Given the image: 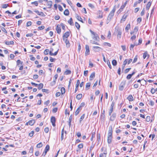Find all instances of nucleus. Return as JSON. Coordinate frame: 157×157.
<instances>
[{
  "label": "nucleus",
  "mask_w": 157,
  "mask_h": 157,
  "mask_svg": "<svg viewBox=\"0 0 157 157\" xmlns=\"http://www.w3.org/2000/svg\"><path fill=\"white\" fill-rule=\"evenodd\" d=\"M112 138V126H109L108 130V135L107 142L109 144L111 143Z\"/></svg>",
  "instance_id": "obj_1"
},
{
  "label": "nucleus",
  "mask_w": 157,
  "mask_h": 157,
  "mask_svg": "<svg viewBox=\"0 0 157 157\" xmlns=\"http://www.w3.org/2000/svg\"><path fill=\"white\" fill-rule=\"evenodd\" d=\"M126 84V81H123L120 84L119 87V89L121 91H122L125 86Z\"/></svg>",
  "instance_id": "obj_2"
},
{
  "label": "nucleus",
  "mask_w": 157,
  "mask_h": 157,
  "mask_svg": "<svg viewBox=\"0 0 157 157\" xmlns=\"http://www.w3.org/2000/svg\"><path fill=\"white\" fill-rule=\"evenodd\" d=\"M115 9H113L111 11V12L110 13L108 17V19H111L112 18L113 16L114 15V13L115 12Z\"/></svg>",
  "instance_id": "obj_3"
},
{
  "label": "nucleus",
  "mask_w": 157,
  "mask_h": 157,
  "mask_svg": "<svg viewBox=\"0 0 157 157\" xmlns=\"http://www.w3.org/2000/svg\"><path fill=\"white\" fill-rule=\"evenodd\" d=\"M51 122L53 126L55 127L56 126V118L55 117L52 116L51 117Z\"/></svg>",
  "instance_id": "obj_4"
},
{
  "label": "nucleus",
  "mask_w": 157,
  "mask_h": 157,
  "mask_svg": "<svg viewBox=\"0 0 157 157\" xmlns=\"http://www.w3.org/2000/svg\"><path fill=\"white\" fill-rule=\"evenodd\" d=\"M85 48H86V52L85 53V54L86 56H87L89 55L90 54V49H89V47L87 45H85Z\"/></svg>",
  "instance_id": "obj_5"
},
{
  "label": "nucleus",
  "mask_w": 157,
  "mask_h": 157,
  "mask_svg": "<svg viewBox=\"0 0 157 157\" xmlns=\"http://www.w3.org/2000/svg\"><path fill=\"white\" fill-rule=\"evenodd\" d=\"M69 35L70 33L69 32H65L63 36V40L64 39H67V38Z\"/></svg>",
  "instance_id": "obj_6"
},
{
  "label": "nucleus",
  "mask_w": 157,
  "mask_h": 157,
  "mask_svg": "<svg viewBox=\"0 0 157 157\" xmlns=\"http://www.w3.org/2000/svg\"><path fill=\"white\" fill-rule=\"evenodd\" d=\"M93 49L95 52H98L100 51L101 48L98 46H93Z\"/></svg>",
  "instance_id": "obj_7"
},
{
  "label": "nucleus",
  "mask_w": 157,
  "mask_h": 157,
  "mask_svg": "<svg viewBox=\"0 0 157 157\" xmlns=\"http://www.w3.org/2000/svg\"><path fill=\"white\" fill-rule=\"evenodd\" d=\"M116 117V113H113L110 117V120L111 121H113Z\"/></svg>",
  "instance_id": "obj_8"
},
{
  "label": "nucleus",
  "mask_w": 157,
  "mask_h": 157,
  "mask_svg": "<svg viewBox=\"0 0 157 157\" xmlns=\"http://www.w3.org/2000/svg\"><path fill=\"white\" fill-rule=\"evenodd\" d=\"M63 40L65 42L66 47H69L70 46V44L69 41L67 40V39H63Z\"/></svg>",
  "instance_id": "obj_9"
},
{
  "label": "nucleus",
  "mask_w": 157,
  "mask_h": 157,
  "mask_svg": "<svg viewBox=\"0 0 157 157\" xmlns=\"http://www.w3.org/2000/svg\"><path fill=\"white\" fill-rule=\"evenodd\" d=\"M117 37L118 39H120L121 38L122 32L120 30H117Z\"/></svg>",
  "instance_id": "obj_10"
},
{
  "label": "nucleus",
  "mask_w": 157,
  "mask_h": 157,
  "mask_svg": "<svg viewBox=\"0 0 157 157\" xmlns=\"http://www.w3.org/2000/svg\"><path fill=\"white\" fill-rule=\"evenodd\" d=\"M56 30L58 33L59 34L60 33L61 29L60 26L59 25H57L56 26Z\"/></svg>",
  "instance_id": "obj_11"
},
{
  "label": "nucleus",
  "mask_w": 157,
  "mask_h": 157,
  "mask_svg": "<svg viewBox=\"0 0 157 157\" xmlns=\"http://www.w3.org/2000/svg\"><path fill=\"white\" fill-rule=\"evenodd\" d=\"M79 84H80L79 80H78L77 81L76 84V88L75 89V93H76V92L77 91V90L78 89L79 86Z\"/></svg>",
  "instance_id": "obj_12"
},
{
  "label": "nucleus",
  "mask_w": 157,
  "mask_h": 157,
  "mask_svg": "<svg viewBox=\"0 0 157 157\" xmlns=\"http://www.w3.org/2000/svg\"><path fill=\"white\" fill-rule=\"evenodd\" d=\"M127 99L129 101H132L133 100V98L132 95H129L127 98Z\"/></svg>",
  "instance_id": "obj_13"
},
{
  "label": "nucleus",
  "mask_w": 157,
  "mask_h": 157,
  "mask_svg": "<svg viewBox=\"0 0 157 157\" xmlns=\"http://www.w3.org/2000/svg\"><path fill=\"white\" fill-rule=\"evenodd\" d=\"M107 152L106 151H105V152L103 153H101L99 155V157H106Z\"/></svg>",
  "instance_id": "obj_14"
},
{
  "label": "nucleus",
  "mask_w": 157,
  "mask_h": 157,
  "mask_svg": "<svg viewBox=\"0 0 157 157\" xmlns=\"http://www.w3.org/2000/svg\"><path fill=\"white\" fill-rule=\"evenodd\" d=\"M152 2H151L150 1L147 3L146 6V9L147 10H148L149 9L151 4Z\"/></svg>",
  "instance_id": "obj_15"
},
{
  "label": "nucleus",
  "mask_w": 157,
  "mask_h": 157,
  "mask_svg": "<svg viewBox=\"0 0 157 157\" xmlns=\"http://www.w3.org/2000/svg\"><path fill=\"white\" fill-rule=\"evenodd\" d=\"M95 73L94 72H93L91 73V74L90 77V80H92L95 77Z\"/></svg>",
  "instance_id": "obj_16"
},
{
  "label": "nucleus",
  "mask_w": 157,
  "mask_h": 157,
  "mask_svg": "<svg viewBox=\"0 0 157 157\" xmlns=\"http://www.w3.org/2000/svg\"><path fill=\"white\" fill-rule=\"evenodd\" d=\"M135 73V72H133L132 74H128L126 77L128 79H130L131 78L132 76L134 75Z\"/></svg>",
  "instance_id": "obj_17"
},
{
  "label": "nucleus",
  "mask_w": 157,
  "mask_h": 157,
  "mask_svg": "<svg viewBox=\"0 0 157 157\" xmlns=\"http://www.w3.org/2000/svg\"><path fill=\"white\" fill-rule=\"evenodd\" d=\"M52 2L51 1H50L47 2V5L48 6L49 8H50L52 6Z\"/></svg>",
  "instance_id": "obj_18"
},
{
  "label": "nucleus",
  "mask_w": 157,
  "mask_h": 157,
  "mask_svg": "<svg viewBox=\"0 0 157 157\" xmlns=\"http://www.w3.org/2000/svg\"><path fill=\"white\" fill-rule=\"evenodd\" d=\"M28 123H29V124L31 126L33 125L35 123V120H32L29 121Z\"/></svg>",
  "instance_id": "obj_19"
},
{
  "label": "nucleus",
  "mask_w": 157,
  "mask_h": 157,
  "mask_svg": "<svg viewBox=\"0 0 157 157\" xmlns=\"http://www.w3.org/2000/svg\"><path fill=\"white\" fill-rule=\"evenodd\" d=\"M5 44L7 45H13L14 44V42L13 41H6L5 42Z\"/></svg>",
  "instance_id": "obj_20"
},
{
  "label": "nucleus",
  "mask_w": 157,
  "mask_h": 157,
  "mask_svg": "<svg viewBox=\"0 0 157 157\" xmlns=\"http://www.w3.org/2000/svg\"><path fill=\"white\" fill-rule=\"evenodd\" d=\"M81 110V109H80V108H78L77 109V110L75 111V116L77 115L78 113H79L80 111Z\"/></svg>",
  "instance_id": "obj_21"
},
{
  "label": "nucleus",
  "mask_w": 157,
  "mask_h": 157,
  "mask_svg": "<svg viewBox=\"0 0 157 157\" xmlns=\"http://www.w3.org/2000/svg\"><path fill=\"white\" fill-rule=\"evenodd\" d=\"M97 141L98 142V144H99L100 141V136L99 134H97Z\"/></svg>",
  "instance_id": "obj_22"
},
{
  "label": "nucleus",
  "mask_w": 157,
  "mask_h": 157,
  "mask_svg": "<svg viewBox=\"0 0 157 157\" xmlns=\"http://www.w3.org/2000/svg\"><path fill=\"white\" fill-rule=\"evenodd\" d=\"M82 97V94H79L76 96V98L78 100H79Z\"/></svg>",
  "instance_id": "obj_23"
},
{
  "label": "nucleus",
  "mask_w": 157,
  "mask_h": 157,
  "mask_svg": "<svg viewBox=\"0 0 157 157\" xmlns=\"http://www.w3.org/2000/svg\"><path fill=\"white\" fill-rule=\"evenodd\" d=\"M38 89L39 90H40L42 88H43V83H40L39 85H38Z\"/></svg>",
  "instance_id": "obj_24"
},
{
  "label": "nucleus",
  "mask_w": 157,
  "mask_h": 157,
  "mask_svg": "<svg viewBox=\"0 0 157 157\" xmlns=\"http://www.w3.org/2000/svg\"><path fill=\"white\" fill-rule=\"evenodd\" d=\"M64 14L66 16H67L69 15V12L68 9H66L63 12Z\"/></svg>",
  "instance_id": "obj_25"
},
{
  "label": "nucleus",
  "mask_w": 157,
  "mask_h": 157,
  "mask_svg": "<svg viewBox=\"0 0 157 157\" xmlns=\"http://www.w3.org/2000/svg\"><path fill=\"white\" fill-rule=\"evenodd\" d=\"M71 72L70 70H66L64 72V74L66 75H68L71 73Z\"/></svg>",
  "instance_id": "obj_26"
},
{
  "label": "nucleus",
  "mask_w": 157,
  "mask_h": 157,
  "mask_svg": "<svg viewBox=\"0 0 157 157\" xmlns=\"http://www.w3.org/2000/svg\"><path fill=\"white\" fill-rule=\"evenodd\" d=\"M90 82L87 83L86 85V90L89 89L90 87Z\"/></svg>",
  "instance_id": "obj_27"
},
{
  "label": "nucleus",
  "mask_w": 157,
  "mask_h": 157,
  "mask_svg": "<svg viewBox=\"0 0 157 157\" xmlns=\"http://www.w3.org/2000/svg\"><path fill=\"white\" fill-rule=\"evenodd\" d=\"M50 149V147L49 145H47L45 148L44 151H46L47 152Z\"/></svg>",
  "instance_id": "obj_28"
},
{
  "label": "nucleus",
  "mask_w": 157,
  "mask_h": 157,
  "mask_svg": "<svg viewBox=\"0 0 157 157\" xmlns=\"http://www.w3.org/2000/svg\"><path fill=\"white\" fill-rule=\"evenodd\" d=\"M93 39H94V40L96 41H98V40L99 39V37L98 36L97 34H95V36H94V37L93 38Z\"/></svg>",
  "instance_id": "obj_29"
},
{
  "label": "nucleus",
  "mask_w": 157,
  "mask_h": 157,
  "mask_svg": "<svg viewBox=\"0 0 157 157\" xmlns=\"http://www.w3.org/2000/svg\"><path fill=\"white\" fill-rule=\"evenodd\" d=\"M155 104V102L152 100H150L149 101L148 104L151 106H153Z\"/></svg>",
  "instance_id": "obj_30"
},
{
  "label": "nucleus",
  "mask_w": 157,
  "mask_h": 157,
  "mask_svg": "<svg viewBox=\"0 0 157 157\" xmlns=\"http://www.w3.org/2000/svg\"><path fill=\"white\" fill-rule=\"evenodd\" d=\"M43 146V144L41 142H40L36 146V147L38 148H40Z\"/></svg>",
  "instance_id": "obj_31"
},
{
  "label": "nucleus",
  "mask_w": 157,
  "mask_h": 157,
  "mask_svg": "<svg viewBox=\"0 0 157 157\" xmlns=\"http://www.w3.org/2000/svg\"><path fill=\"white\" fill-rule=\"evenodd\" d=\"M75 26L78 29H79L80 28V25L78 23L76 22H75Z\"/></svg>",
  "instance_id": "obj_32"
},
{
  "label": "nucleus",
  "mask_w": 157,
  "mask_h": 157,
  "mask_svg": "<svg viewBox=\"0 0 157 157\" xmlns=\"http://www.w3.org/2000/svg\"><path fill=\"white\" fill-rule=\"evenodd\" d=\"M34 12L37 13V14L39 15H42L43 14V12H40L38 10H34Z\"/></svg>",
  "instance_id": "obj_33"
},
{
  "label": "nucleus",
  "mask_w": 157,
  "mask_h": 157,
  "mask_svg": "<svg viewBox=\"0 0 157 157\" xmlns=\"http://www.w3.org/2000/svg\"><path fill=\"white\" fill-rule=\"evenodd\" d=\"M61 93L62 94H64L65 92V89L64 88L62 87L61 89Z\"/></svg>",
  "instance_id": "obj_34"
},
{
  "label": "nucleus",
  "mask_w": 157,
  "mask_h": 157,
  "mask_svg": "<svg viewBox=\"0 0 157 157\" xmlns=\"http://www.w3.org/2000/svg\"><path fill=\"white\" fill-rule=\"evenodd\" d=\"M95 134V132H92L91 133V137L90 138V140L92 141L93 140Z\"/></svg>",
  "instance_id": "obj_35"
},
{
  "label": "nucleus",
  "mask_w": 157,
  "mask_h": 157,
  "mask_svg": "<svg viewBox=\"0 0 157 157\" xmlns=\"http://www.w3.org/2000/svg\"><path fill=\"white\" fill-rule=\"evenodd\" d=\"M85 105V103L84 102L82 103L80 105L78 108H80L81 109H82V107H84Z\"/></svg>",
  "instance_id": "obj_36"
},
{
  "label": "nucleus",
  "mask_w": 157,
  "mask_h": 157,
  "mask_svg": "<svg viewBox=\"0 0 157 157\" xmlns=\"http://www.w3.org/2000/svg\"><path fill=\"white\" fill-rule=\"evenodd\" d=\"M137 59H138V56H137L136 55L135 56V57L134 58V60L132 62V63H135V62H136L137 61Z\"/></svg>",
  "instance_id": "obj_37"
},
{
  "label": "nucleus",
  "mask_w": 157,
  "mask_h": 157,
  "mask_svg": "<svg viewBox=\"0 0 157 157\" xmlns=\"http://www.w3.org/2000/svg\"><path fill=\"white\" fill-rule=\"evenodd\" d=\"M34 133V131H32L30 133H29V135L30 137H32L33 136Z\"/></svg>",
  "instance_id": "obj_38"
},
{
  "label": "nucleus",
  "mask_w": 157,
  "mask_h": 157,
  "mask_svg": "<svg viewBox=\"0 0 157 157\" xmlns=\"http://www.w3.org/2000/svg\"><path fill=\"white\" fill-rule=\"evenodd\" d=\"M99 16L98 17V18H101L102 17V13L100 11L99 12Z\"/></svg>",
  "instance_id": "obj_39"
},
{
  "label": "nucleus",
  "mask_w": 157,
  "mask_h": 157,
  "mask_svg": "<svg viewBox=\"0 0 157 157\" xmlns=\"http://www.w3.org/2000/svg\"><path fill=\"white\" fill-rule=\"evenodd\" d=\"M112 63L113 65L115 66L117 64V62L115 60H113L112 61Z\"/></svg>",
  "instance_id": "obj_40"
},
{
  "label": "nucleus",
  "mask_w": 157,
  "mask_h": 157,
  "mask_svg": "<svg viewBox=\"0 0 157 157\" xmlns=\"http://www.w3.org/2000/svg\"><path fill=\"white\" fill-rule=\"evenodd\" d=\"M33 147L32 146L30 149V150L29 151V152L30 153H33Z\"/></svg>",
  "instance_id": "obj_41"
},
{
  "label": "nucleus",
  "mask_w": 157,
  "mask_h": 157,
  "mask_svg": "<svg viewBox=\"0 0 157 157\" xmlns=\"http://www.w3.org/2000/svg\"><path fill=\"white\" fill-rule=\"evenodd\" d=\"M130 28V25L129 24H128L127 26H126L125 28V30L128 31V29Z\"/></svg>",
  "instance_id": "obj_42"
},
{
  "label": "nucleus",
  "mask_w": 157,
  "mask_h": 157,
  "mask_svg": "<svg viewBox=\"0 0 157 157\" xmlns=\"http://www.w3.org/2000/svg\"><path fill=\"white\" fill-rule=\"evenodd\" d=\"M128 14L127 13H125L124 14L122 17V19H125L127 18V17L128 16Z\"/></svg>",
  "instance_id": "obj_43"
},
{
  "label": "nucleus",
  "mask_w": 157,
  "mask_h": 157,
  "mask_svg": "<svg viewBox=\"0 0 157 157\" xmlns=\"http://www.w3.org/2000/svg\"><path fill=\"white\" fill-rule=\"evenodd\" d=\"M68 22L71 25H74L73 20H68Z\"/></svg>",
  "instance_id": "obj_44"
},
{
  "label": "nucleus",
  "mask_w": 157,
  "mask_h": 157,
  "mask_svg": "<svg viewBox=\"0 0 157 157\" xmlns=\"http://www.w3.org/2000/svg\"><path fill=\"white\" fill-rule=\"evenodd\" d=\"M85 117V114H84L82 115L80 119V122H81L82 121V120L84 119Z\"/></svg>",
  "instance_id": "obj_45"
},
{
  "label": "nucleus",
  "mask_w": 157,
  "mask_h": 157,
  "mask_svg": "<svg viewBox=\"0 0 157 157\" xmlns=\"http://www.w3.org/2000/svg\"><path fill=\"white\" fill-rule=\"evenodd\" d=\"M17 65H18L20 63L21 64H22L23 63V62H21L20 60H18L17 61Z\"/></svg>",
  "instance_id": "obj_46"
},
{
  "label": "nucleus",
  "mask_w": 157,
  "mask_h": 157,
  "mask_svg": "<svg viewBox=\"0 0 157 157\" xmlns=\"http://www.w3.org/2000/svg\"><path fill=\"white\" fill-rule=\"evenodd\" d=\"M107 63L108 65V66L109 67V68L110 69H111L112 67H111L110 63L109 62V60H107Z\"/></svg>",
  "instance_id": "obj_47"
},
{
  "label": "nucleus",
  "mask_w": 157,
  "mask_h": 157,
  "mask_svg": "<svg viewBox=\"0 0 157 157\" xmlns=\"http://www.w3.org/2000/svg\"><path fill=\"white\" fill-rule=\"evenodd\" d=\"M32 22L30 21H29L27 22L26 23V26L27 27L31 25Z\"/></svg>",
  "instance_id": "obj_48"
},
{
  "label": "nucleus",
  "mask_w": 157,
  "mask_h": 157,
  "mask_svg": "<svg viewBox=\"0 0 157 157\" xmlns=\"http://www.w3.org/2000/svg\"><path fill=\"white\" fill-rule=\"evenodd\" d=\"M49 51V50L48 49H46L45 50L44 52V54L45 55H47L48 54V52Z\"/></svg>",
  "instance_id": "obj_49"
},
{
  "label": "nucleus",
  "mask_w": 157,
  "mask_h": 157,
  "mask_svg": "<svg viewBox=\"0 0 157 157\" xmlns=\"http://www.w3.org/2000/svg\"><path fill=\"white\" fill-rule=\"evenodd\" d=\"M150 117L149 116H147L146 117V121L147 122H148L150 121Z\"/></svg>",
  "instance_id": "obj_50"
},
{
  "label": "nucleus",
  "mask_w": 157,
  "mask_h": 157,
  "mask_svg": "<svg viewBox=\"0 0 157 157\" xmlns=\"http://www.w3.org/2000/svg\"><path fill=\"white\" fill-rule=\"evenodd\" d=\"M0 28H1V29L2 30V31H3L5 33H7V32L6 29L3 27H1L0 26Z\"/></svg>",
  "instance_id": "obj_51"
},
{
  "label": "nucleus",
  "mask_w": 157,
  "mask_h": 157,
  "mask_svg": "<svg viewBox=\"0 0 157 157\" xmlns=\"http://www.w3.org/2000/svg\"><path fill=\"white\" fill-rule=\"evenodd\" d=\"M113 108H110L109 111V115L110 116L113 111Z\"/></svg>",
  "instance_id": "obj_52"
},
{
  "label": "nucleus",
  "mask_w": 157,
  "mask_h": 157,
  "mask_svg": "<svg viewBox=\"0 0 157 157\" xmlns=\"http://www.w3.org/2000/svg\"><path fill=\"white\" fill-rule=\"evenodd\" d=\"M58 9L59 11H62L63 10V9L62 6L60 5H59L58 6Z\"/></svg>",
  "instance_id": "obj_53"
},
{
  "label": "nucleus",
  "mask_w": 157,
  "mask_h": 157,
  "mask_svg": "<svg viewBox=\"0 0 157 157\" xmlns=\"http://www.w3.org/2000/svg\"><path fill=\"white\" fill-rule=\"evenodd\" d=\"M78 147L80 149L82 148L83 147V144H80L78 145Z\"/></svg>",
  "instance_id": "obj_54"
},
{
  "label": "nucleus",
  "mask_w": 157,
  "mask_h": 157,
  "mask_svg": "<svg viewBox=\"0 0 157 157\" xmlns=\"http://www.w3.org/2000/svg\"><path fill=\"white\" fill-rule=\"evenodd\" d=\"M75 17L77 20H82L81 17L77 14L76 15Z\"/></svg>",
  "instance_id": "obj_55"
},
{
  "label": "nucleus",
  "mask_w": 157,
  "mask_h": 157,
  "mask_svg": "<svg viewBox=\"0 0 157 157\" xmlns=\"http://www.w3.org/2000/svg\"><path fill=\"white\" fill-rule=\"evenodd\" d=\"M31 4H32L35 5L36 6H37L38 5V3L37 1H35L34 2H32Z\"/></svg>",
  "instance_id": "obj_56"
},
{
  "label": "nucleus",
  "mask_w": 157,
  "mask_h": 157,
  "mask_svg": "<svg viewBox=\"0 0 157 157\" xmlns=\"http://www.w3.org/2000/svg\"><path fill=\"white\" fill-rule=\"evenodd\" d=\"M127 59H125L124 61L123 62V65L124 66V67L125 66L126 64L127 63Z\"/></svg>",
  "instance_id": "obj_57"
},
{
  "label": "nucleus",
  "mask_w": 157,
  "mask_h": 157,
  "mask_svg": "<svg viewBox=\"0 0 157 157\" xmlns=\"http://www.w3.org/2000/svg\"><path fill=\"white\" fill-rule=\"evenodd\" d=\"M144 13H145V9H144V8L143 9V10H142V11L141 12L140 15L141 16H143L144 14Z\"/></svg>",
  "instance_id": "obj_58"
},
{
  "label": "nucleus",
  "mask_w": 157,
  "mask_h": 157,
  "mask_svg": "<svg viewBox=\"0 0 157 157\" xmlns=\"http://www.w3.org/2000/svg\"><path fill=\"white\" fill-rule=\"evenodd\" d=\"M49 129L48 127H46V128H45V129H44V132L46 133H48V132L49 131Z\"/></svg>",
  "instance_id": "obj_59"
},
{
  "label": "nucleus",
  "mask_w": 157,
  "mask_h": 157,
  "mask_svg": "<svg viewBox=\"0 0 157 157\" xmlns=\"http://www.w3.org/2000/svg\"><path fill=\"white\" fill-rule=\"evenodd\" d=\"M33 34L32 33L27 34L26 35V36L27 37L30 36L31 37L33 36Z\"/></svg>",
  "instance_id": "obj_60"
},
{
  "label": "nucleus",
  "mask_w": 157,
  "mask_h": 157,
  "mask_svg": "<svg viewBox=\"0 0 157 157\" xmlns=\"http://www.w3.org/2000/svg\"><path fill=\"white\" fill-rule=\"evenodd\" d=\"M8 6V4H3L2 5V8H6Z\"/></svg>",
  "instance_id": "obj_61"
},
{
  "label": "nucleus",
  "mask_w": 157,
  "mask_h": 157,
  "mask_svg": "<svg viewBox=\"0 0 157 157\" xmlns=\"http://www.w3.org/2000/svg\"><path fill=\"white\" fill-rule=\"evenodd\" d=\"M131 69V68L126 69L124 71L125 73H127Z\"/></svg>",
  "instance_id": "obj_62"
},
{
  "label": "nucleus",
  "mask_w": 157,
  "mask_h": 157,
  "mask_svg": "<svg viewBox=\"0 0 157 157\" xmlns=\"http://www.w3.org/2000/svg\"><path fill=\"white\" fill-rule=\"evenodd\" d=\"M50 103V101L49 100H47V101L44 102V104L48 105Z\"/></svg>",
  "instance_id": "obj_63"
},
{
  "label": "nucleus",
  "mask_w": 157,
  "mask_h": 157,
  "mask_svg": "<svg viewBox=\"0 0 157 157\" xmlns=\"http://www.w3.org/2000/svg\"><path fill=\"white\" fill-rule=\"evenodd\" d=\"M44 28V26L43 25L39 27H38V29L39 30H42Z\"/></svg>",
  "instance_id": "obj_64"
}]
</instances>
